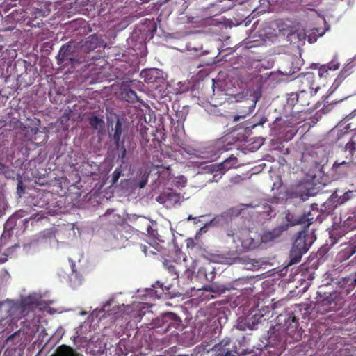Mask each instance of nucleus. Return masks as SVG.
<instances>
[{
  "instance_id": "obj_40",
  "label": "nucleus",
  "mask_w": 356,
  "mask_h": 356,
  "mask_svg": "<svg viewBox=\"0 0 356 356\" xmlns=\"http://www.w3.org/2000/svg\"><path fill=\"white\" fill-rule=\"evenodd\" d=\"M283 303H284V300H279L277 301V302H275V303H273L272 304V309H273V314H277V312L275 311L276 309L278 307H282L283 306Z\"/></svg>"
},
{
  "instance_id": "obj_4",
  "label": "nucleus",
  "mask_w": 356,
  "mask_h": 356,
  "mask_svg": "<svg viewBox=\"0 0 356 356\" xmlns=\"http://www.w3.org/2000/svg\"><path fill=\"white\" fill-rule=\"evenodd\" d=\"M40 297L35 294H29L26 296H22L17 300L7 299L6 301L0 302V307L6 305V313L8 317L12 321H17L25 316L31 315V318H33L32 314L34 309L40 305Z\"/></svg>"
},
{
  "instance_id": "obj_1",
  "label": "nucleus",
  "mask_w": 356,
  "mask_h": 356,
  "mask_svg": "<svg viewBox=\"0 0 356 356\" xmlns=\"http://www.w3.org/2000/svg\"><path fill=\"white\" fill-rule=\"evenodd\" d=\"M298 93L289 95L286 104L277 97L268 105V118L273 120L270 127L271 135L280 141H289L297 132L296 126L305 120L310 108H298Z\"/></svg>"
},
{
  "instance_id": "obj_57",
  "label": "nucleus",
  "mask_w": 356,
  "mask_h": 356,
  "mask_svg": "<svg viewBox=\"0 0 356 356\" xmlns=\"http://www.w3.org/2000/svg\"><path fill=\"white\" fill-rule=\"evenodd\" d=\"M274 25H276V23L275 22H271L270 24V26L273 27Z\"/></svg>"
},
{
  "instance_id": "obj_41",
  "label": "nucleus",
  "mask_w": 356,
  "mask_h": 356,
  "mask_svg": "<svg viewBox=\"0 0 356 356\" xmlns=\"http://www.w3.org/2000/svg\"><path fill=\"white\" fill-rule=\"evenodd\" d=\"M356 116V108L353 111L350 113H349L348 115H346L343 120H345L346 122L353 119V118H355Z\"/></svg>"
},
{
  "instance_id": "obj_28",
  "label": "nucleus",
  "mask_w": 356,
  "mask_h": 356,
  "mask_svg": "<svg viewBox=\"0 0 356 356\" xmlns=\"http://www.w3.org/2000/svg\"><path fill=\"white\" fill-rule=\"evenodd\" d=\"M306 252H305L304 250L297 249L295 247L292 246V248H291V250L290 251V254H289V258H290L289 264L292 265V264H298V262H300L302 255Z\"/></svg>"
},
{
  "instance_id": "obj_24",
  "label": "nucleus",
  "mask_w": 356,
  "mask_h": 356,
  "mask_svg": "<svg viewBox=\"0 0 356 356\" xmlns=\"http://www.w3.org/2000/svg\"><path fill=\"white\" fill-rule=\"evenodd\" d=\"M114 134L113 136V142L117 148L120 147V138L122 132V123L119 118H117L115 128L113 129Z\"/></svg>"
},
{
  "instance_id": "obj_25",
  "label": "nucleus",
  "mask_w": 356,
  "mask_h": 356,
  "mask_svg": "<svg viewBox=\"0 0 356 356\" xmlns=\"http://www.w3.org/2000/svg\"><path fill=\"white\" fill-rule=\"evenodd\" d=\"M339 284L341 286L346 287L350 293H351L356 286V273L355 276H349L347 277H342L339 280Z\"/></svg>"
},
{
  "instance_id": "obj_45",
  "label": "nucleus",
  "mask_w": 356,
  "mask_h": 356,
  "mask_svg": "<svg viewBox=\"0 0 356 356\" xmlns=\"http://www.w3.org/2000/svg\"><path fill=\"white\" fill-rule=\"evenodd\" d=\"M0 170L3 171V173L6 174L7 171H9V168L3 163L0 162Z\"/></svg>"
},
{
  "instance_id": "obj_32",
  "label": "nucleus",
  "mask_w": 356,
  "mask_h": 356,
  "mask_svg": "<svg viewBox=\"0 0 356 356\" xmlns=\"http://www.w3.org/2000/svg\"><path fill=\"white\" fill-rule=\"evenodd\" d=\"M149 175V174L147 172H144L143 174L141 173L137 183V185L140 188H143L146 186L148 181Z\"/></svg>"
},
{
  "instance_id": "obj_36",
  "label": "nucleus",
  "mask_w": 356,
  "mask_h": 356,
  "mask_svg": "<svg viewBox=\"0 0 356 356\" xmlns=\"http://www.w3.org/2000/svg\"><path fill=\"white\" fill-rule=\"evenodd\" d=\"M213 173V177L212 179H211V181H218V180L222 178V175L225 174V172L222 171V170H218V171H215Z\"/></svg>"
},
{
  "instance_id": "obj_19",
  "label": "nucleus",
  "mask_w": 356,
  "mask_h": 356,
  "mask_svg": "<svg viewBox=\"0 0 356 356\" xmlns=\"http://www.w3.org/2000/svg\"><path fill=\"white\" fill-rule=\"evenodd\" d=\"M101 38L96 34L89 35L86 38L82 47L87 51H92L100 47Z\"/></svg>"
},
{
  "instance_id": "obj_55",
  "label": "nucleus",
  "mask_w": 356,
  "mask_h": 356,
  "mask_svg": "<svg viewBox=\"0 0 356 356\" xmlns=\"http://www.w3.org/2000/svg\"><path fill=\"white\" fill-rule=\"evenodd\" d=\"M334 197H337V195L336 194V192L334 193L332 195V199L334 200Z\"/></svg>"
},
{
  "instance_id": "obj_29",
  "label": "nucleus",
  "mask_w": 356,
  "mask_h": 356,
  "mask_svg": "<svg viewBox=\"0 0 356 356\" xmlns=\"http://www.w3.org/2000/svg\"><path fill=\"white\" fill-rule=\"evenodd\" d=\"M288 225H282L273 229L271 231H268V242L275 241L279 238L284 231L286 230Z\"/></svg>"
},
{
  "instance_id": "obj_51",
  "label": "nucleus",
  "mask_w": 356,
  "mask_h": 356,
  "mask_svg": "<svg viewBox=\"0 0 356 356\" xmlns=\"http://www.w3.org/2000/svg\"><path fill=\"white\" fill-rule=\"evenodd\" d=\"M125 155H126V149L124 147V145H122V156H121L122 159H123L125 156Z\"/></svg>"
},
{
  "instance_id": "obj_7",
  "label": "nucleus",
  "mask_w": 356,
  "mask_h": 356,
  "mask_svg": "<svg viewBox=\"0 0 356 356\" xmlns=\"http://www.w3.org/2000/svg\"><path fill=\"white\" fill-rule=\"evenodd\" d=\"M356 165V132L352 135L345 145H341L337 152V159L332 168L337 170L341 167L348 168Z\"/></svg>"
},
{
  "instance_id": "obj_10",
  "label": "nucleus",
  "mask_w": 356,
  "mask_h": 356,
  "mask_svg": "<svg viewBox=\"0 0 356 356\" xmlns=\"http://www.w3.org/2000/svg\"><path fill=\"white\" fill-rule=\"evenodd\" d=\"M296 81L298 83L299 91L317 92L320 88L315 81V74L311 72L300 74Z\"/></svg>"
},
{
  "instance_id": "obj_54",
  "label": "nucleus",
  "mask_w": 356,
  "mask_h": 356,
  "mask_svg": "<svg viewBox=\"0 0 356 356\" xmlns=\"http://www.w3.org/2000/svg\"><path fill=\"white\" fill-rule=\"evenodd\" d=\"M143 251L144 252L145 254H147V252H146V246H143Z\"/></svg>"
},
{
  "instance_id": "obj_56",
  "label": "nucleus",
  "mask_w": 356,
  "mask_h": 356,
  "mask_svg": "<svg viewBox=\"0 0 356 356\" xmlns=\"http://www.w3.org/2000/svg\"><path fill=\"white\" fill-rule=\"evenodd\" d=\"M156 166L157 168H164V166H163V164H161V165L157 164V165H156Z\"/></svg>"
},
{
  "instance_id": "obj_42",
  "label": "nucleus",
  "mask_w": 356,
  "mask_h": 356,
  "mask_svg": "<svg viewBox=\"0 0 356 356\" xmlns=\"http://www.w3.org/2000/svg\"><path fill=\"white\" fill-rule=\"evenodd\" d=\"M52 235V232L49 230L44 231L40 233L41 238H50Z\"/></svg>"
},
{
  "instance_id": "obj_15",
  "label": "nucleus",
  "mask_w": 356,
  "mask_h": 356,
  "mask_svg": "<svg viewBox=\"0 0 356 356\" xmlns=\"http://www.w3.org/2000/svg\"><path fill=\"white\" fill-rule=\"evenodd\" d=\"M356 253V237L351 238L349 243L345 246L338 254L337 259L340 261L348 259Z\"/></svg>"
},
{
  "instance_id": "obj_60",
  "label": "nucleus",
  "mask_w": 356,
  "mask_h": 356,
  "mask_svg": "<svg viewBox=\"0 0 356 356\" xmlns=\"http://www.w3.org/2000/svg\"><path fill=\"white\" fill-rule=\"evenodd\" d=\"M149 228H150V225H147V230L148 231V229H149Z\"/></svg>"
},
{
  "instance_id": "obj_30",
  "label": "nucleus",
  "mask_w": 356,
  "mask_h": 356,
  "mask_svg": "<svg viewBox=\"0 0 356 356\" xmlns=\"http://www.w3.org/2000/svg\"><path fill=\"white\" fill-rule=\"evenodd\" d=\"M356 197V189L348 190L345 192L341 196L337 198V201H334L336 203V206L342 205L346 203L348 201L352 200Z\"/></svg>"
},
{
  "instance_id": "obj_43",
  "label": "nucleus",
  "mask_w": 356,
  "mask_h": 356,
  "mask_svg": "<svg viewBox=\"0 0 356 356\" xmlns=\"http://www.w3.org/2000/svg\"><path fill=\"white\" fill-rule=\"evenodd\" d=\"M234 353V352L218 353H215L214 356H236Z\"/></svg>"
},
{
  "instance_id": "obj_44",
  "label": "nucleus",
  "mask_w": 356,
  "mask_h": 356,
  "mask_svg": "<svg viewBox=\"0 0 356 356\" xmlns=\"http://www.w3.org/2000/svg\"><path fill=\"white\" fill-rule=\"evenodd\" d=\"M8 260V254L0 252V264H3Z\"/></svg>"
},
{
  "instance_id": "obj_33",
  "label": "nucleus",
  "mask_w": 356,
  "mask_h": 356,
  "mask_svg": "<svg viewBox=\"0 0 356 356\" xmlns=\"http://www.w3.org/2000/svg\"><path fill=\"white\" fill-rule=\"evenodd\" d=\"M207 290L211 293L222 294L226 291V288L223 286L211 285Z\"/></svg>"
},
{
  "instance_id": "obj_52",
  "label": "nucleus",
  "mask_w": 356,
  "mask_h": 356,
  "mask_svg": "<svg viewBox=\"0 0 356 356\" xmlns=\"http://www.w3.org/2000/svg\"><path fill=\"white\" fill-rule=\"evenodd\" d=\"M316 38H314V40L312 38L311 35H309L308 36V41L309 43H312L314 42V41H316Z\"/></svg>"
},
{
  "instance_id": "obj_39",
  "label": "nucleus",
  "mask_w": 356,
  "mask_h": 356,
  "mask_svg": "<svg viewBox=\"0 0 356 356\" xmlns=\"http://www.w3.org/2000/svg\"><path fill=\"white\" fill-rule=\"evenodd\" d=\"M282 182L280 176L277 177V181L274 182L273 186L271 188V191H273L275 190H279L282 186Z\"/></svg>"
},
{
  "instance_id": "obj_49",
  "label": "nucleus",
  "mask_w": 356,
  "mask_h": 356,
  "mask_svg": "<svg viewBox=\"0 0 356 356\" xmlns=\"http://www.w3.org/2000/svg\"><path fill=\"white\" fill-rule=\"evenodd\" d=\"M3 47H4L3 40L2 36L0 35V54L1 53Z\"/></svg>"
},
{
  "instance_id": "obj_48",
  "label": "nucleus",
  "mask_w": 356,
  "mask_h": 356,
  "mask_svg": "<svg viewBox=\"0 0 356 356\" xmlns=\"http://www.w3.org/2000/svg\"><path fill=\"white\" fill-rule=\"evenodd\" d=\"M246 116V114H244V115H234V122H237L238 120H239L241 118H243Z\"/></svg>"
},
{
  "instance_id": "obj_16",
  "label": "nucleus",
  "mask_w": 356,
  "mask_h": 356,
  "mask_svg": "<svg viewBox=\"0 0 356 356\" xmlns=\"http://www.w3.org/2000/svg\"><path fill=\"white\" fill-rule=\"evenodd\" d=\"M316 92H305V91H299L298 92V106H300L299 109H304L307 110V108H310L308 114L311 113L312 111H313L312 107H309V106L311 104L312 97L316 94Z\"/></svg>"
},
{
  "instance_id": "obj_61",
  "label": "nucleus",
  "mask_w": 356,
  "mask_h": 356,
  "mask_svg": "<svg viewBox=\"0 0 356 356\" xmlns=\"http://www.w3.org/2000/svg\"><path fill=\"white\" fill-rule=\"evenodd\" d=\"M257 23H258V22H254L253 26H255L256 24H257Z\"/></svg>"
},
{
  "instance_id": "obj_5",
  "label": "nucleus",
  "mask_w": 356,
  "mask_h": 356,
  "mask_svg": "<svg viewBox=\"0 0 356 356\" xmlns=\"http://www.w3.org/2000/svg\"><path fill=\"white\" fill-rule=\"evenodd\" d=\"M197 262L193 260L188 265L186 259L181 262L165 261L163 264L168 273L175 276L173 280H177L178 282H181L184 285L192 282L194 273L197 270Z\"/></svg>"
},
{
  "instance_id": "obj_6",
  "label": "nucleus",
  "mask_w": 356,
  "mask_h": 356,
  "mask_svg": "<svg viewBox=\"0 0 356 356\" xmlns=\"http://www.w3.org/2000/svg\"><path fill=\"white\" fill-rule=\"evenodd\" d=\"M227 236L232 237L234 243L233 249L236 254H241L247 250L257 248L260 242L266 243V236H261L260 240H255L250 236L248 229H241L236 233L230 229L227 231Z\"/></svg>"
},
{
  "instance_id": "obj_59",
  "label": "nucleus",
  "mask_w": 356,
  "mask_h": 356,
  "mask_svg": "<svg viewBox=\"0 0 356 356\" xmlns=\"http://www.w3.org/2000/svg\"><path fill=\"white\" fill-rule=\"evenodd\" d=\"M250 113H252V110L250 109V107L249 108V111L247 113V114H250Z\"/></svg>"
},
{
  "instance_id": "obj_17",
  "label": "nucleus",
  "mask_w": 356,
  "mask_h": 356,
  "mask_svg": "<svg viewBox=\"0 0 356 356\" xmlns=\"http://www.w3.org/2000/svg\"><path fill=\"white\" fill-rule=\"evenodd\" d=\"M288 79L289 74L287 73H283L280 70L271 72L268 74V87L275 88L280 83L287 81Z\"/></svg>"
},
{
  "instance_id": "obj_46",
  "label": "nucleus",
  "mask_w": 356,
  "mask_h": 356,
  "mask_svg": "<svg viewBox=\"0 0 356 356\" xmlns=\"http://www.w3.org/2000/svg\"><path fill=\"white\" fill-rule=\"evenodd\" d=\"M355 220L356 221V216L353 215V216H349L348 218L346 220V225L348 226L350 225L351 221Z\"/></svg>"
},
{
  "instance_id": "obj_11",
  "label": "nucleus",
  "mask_w": 356,
  "mask_h": 356,
  "mask_svg": "<svg viewBox=\"0 0 356 356\" xmlns=\"http://www.w3.org/2000/svg\"><path fill=\"white\" fill-rule=\"evenodd\" d=\"M56 58L58 64L63 66L75 67L76 64L80 63V61L74 57L71 51V46L69 44L63 45L60 49Z\"/></svg>"
},
{
  "instance_id": "obj_31",
  "label": "nucleus",
  "mask_w": 356,
  "mask_h": 356,
  "mask_svg": "<svg viewBox=\"0 0 356 356\" xmlns=\"http://www.w3.org/2000/svg\"><path fill=\"white\" fill-rule=\"evenodd\" d=\"M122 97L128 102L135 103L138 102L136 92L131 89L124 88L122 92Z\"/></svg>"
},
{
  "instance_id": "obj_13",
  "label": "nucleus",
  "mask_w": 356,
  "mask_h": 356,
  "mask_svg": "<svg viewBox=\"0 0 356 356\" xmlns=\"http://www.w3.org/2000/svg\"><path fill=\"white\" fill-rule=\"evenodd\" d=\"M237 165V159L230 156L225 159L223 162L219 163H213L207 167L208 172H214L218 170H222L225 173L232 168H234Z\"/></svg>"
},
{
  "instance_id": "obj_21",
  "label": "nucleus",
  "mask_w": 356,
  "mask_h": 356,
  "mask_svg": "<svg viewBox=\"0 0 356 356\" xmlns=\"http://www.w3.org/2000/svg\"><path fill=\"white\" fill-rule=\"evenodd\" d=\"M171 285H169L168 286H165L166 292L164 291L163 286V284H160L159 282L155 285H153V289H149V294L152 296L155 297L156 298H161L163 297V293H168V291L170 290V286Z\"/></svg>"
},
{
  "instance_id": "obj_22",
  "label": "nucleus",
  "mask_w": 356,
  "mask_h": 356,
  "mask_svg": "<svg viewBox=\"0 0 356 356\" xmlns=\"http://www.w3.org/2000/svg\"><path fill=\"white\" fill-rule=\"evenodd\" d=\"M90 127L95 130L101 131L104 128V117L99 115H92L88 118Z\"/></svg>"
},
{
  "instance_id": "obj_35",
  "label": "nucleus",
  "mask_w": 356,
  "mask_h": 356,
  "mask_svg": "<svg viewBox=\"0 0 356 356\" xmlns=\"http://www.w3.org/2000/svg\"><path fill=\"white\" fill-rule=\"evenodd\" d=\"M163 319L164 321H168V320H171L175 322H176L177 321H180L179 318L175 314H174L172 312H168V313L165 314L163 316Z\"/></svg>"
},
{
  "instance_id": "obj_38",
  "label": "nucleus",
  "mask_w": 356,
  "mask_h": 356,
  "mask_svg": "<svg viewBox=\"0 0 356 356\" xmlns=\"http://www.w3.org/2000/svg\"><path fill=\"white\" fill-rule=\"evenodd\" d=\"M296 36L299 41H304L306 39L307 34L305 30H299L296 33Z\"/></svg>"
},
{
  "instance_id": "obj_62",
  "label": "nucleus",
  "mask_w": 356,
  "mask_h": 356,
  "mask_svg": "<svg viewBox=\"0 0 356 356\" xmlns=\"http://www.w3.org/2000/svg\"><path fill=\"white\" fill-rule=\"evenodd\" d=\"M356 227V222H355V225H353V228H355Z\"/></svg>"
},
{
  "instance_id": "obj_14",
  "label": "nucleus",
  "mask_w": 356,
  "mask_h": 356,
  "mask_svg": "<svg viewBox=\"0 0 356 356\" xmlns=\"http://www.w3.org/2000/svg\"><path fill=\"white\" fill-rule=\"evenodd\" d=\"M181 195L175 191L170 190L160 194L156 200L160 203H168L175 205L180 202Z\"/></svg>"
},
{
  "instance_id": "obj_37",
  "label": "nucleus",
  "mask_w": 356,
  "mask_h": 356,
  "mask_svg": "<svg viewBox=\"0 0 356 356\" xmlns=\"http://www.w3.org/2000/svg\"><path fill=\"white\" fill-rule=\"evenodd\" d=\"M17 193L21 196L22 194L24 193L25 192V187L24 186V184L22 182V180L20 179H18L17 181Z\"/></svg>"
},
{
  "instance_id": "obj_18",
  "label": "nucleus",
  "mask_w": 356,
  "mask_h": 356,
  "mask_svg": "<svg viewBox=\"0 0 356 356\" xmlns=\"http://www.w3.org/2000/svg\"><path fill=\"white\" fill-rule=\"evenodd\" d=\"M340 67V63L337 59H333L327 64L321 65L318 67V76L326 79L329 74L328 71H335Z\"/></svg>"
},
{
  "instance_id": "obj_8",
  "label": "nucleus",
  "mask_w": 356,
  "mask_h": 356,
  "mask_svg": "<svg viewBox=\"0 0 356 356\" xmlns=\"http://www.w3.org/2000/svg\"><path fill=\"white\" fill-rule=\"evenodd\" d=\"M320 216V212L317 207V204H312L311 209L305 212L301 216L298 218H293V216L290 213H287L286 218L290 222L291 225H302L306 229L312 225L314 220L317 219Z\"/></svg>"
},
{
  "instance_id": "obj_34",
  "label": "nucleus",
  "mask_w": 356,
  "mask_h": 356,
  "mask_svg": "<svg viewBox=\"0 0 356 356\" xmlns=\"http://www.w3.org/2000/svg\"><path fill=\"white\" fill-rule=\"evenodd\" d=\"M122 166L117 167L113 174L111 175V183L112 184H115L118 181L119 178L122 175Z\"/></svg>"
},
{
  "instance_id": "obj_9",
  "label": "nucleus",
  "mask_w": 356,
  "mask_h": 356,
  "mask_svg": "<svg viewBox=\"0 0 356 356\" xmlns=\"http://www.w3.org/2000/svg\"><path fill=\"white\" fill-rule=\"evenodd\" d=\"M124 226L122 224L109 225L104 231V239L113 246H118L120 242L127 238L123 235Z\"/></svg>"
},
{
  "instance_id": "obj_63",
  "label": "nucleus",
  "mask_w": 356,
  "mask_h": 356,
  "mask_svg": "<svg viewBox=\"0 0 356 356\" xmlns=\"http://www.w3.org/2000/svg\"><path fill=\"white\" fill-rule=\"evenodd\" d=\"M270 351L268 352V356H270Z\"/></svg>"
},
{
  "instance_id": "obj_2",
  "label": "nucleus",
  "mask_w": 356,
  "mask_h": 356,
  "mask_svg": "<svg viewBox=\"0 0 356 356\" xmlns=\"http://www.w3.org/2000/svg\"><path fill=\"white\" fill-rule=\"evenodd\" d=\"M302 330L299 327L298 318L292 312L279 314L275 326L268 330V347L277 346L298 341L302 338Z\"/></svg>"
},
{
  "instance_id": "obj_50",
  "label": "nucleus",
  "mask_w": 356,
  "mask_h": 356,
  "mask_svg": "<svg viewBox=\"0 0 356 356\" xmlns=\"http://www.w3.org/2000/svg\"><path fill=\"white\" fill-rule=\"evenodd\" d=\"M255 316V318H253L252 321H254L255 322V325H257L259 323V321H261V320H259L261 318H262V316H260L259 318H257L256 315H254L253 317Z\"/></svg>"
},
{
  "instance_id": "obj_53",
  "label": "nucleus",
  "mask_w": 356,
  "mask_h": 356,
  "mask_svg": "<svg viewBox=\"0 0 356 356\" xmlns=\"http://www.w3.org/2000/svg\"><path fill=\"white\" fill-rule=\"evenodd\" d=\"M259 36L263 37L264 38H263L264 40H266V38L267 37V34L266 33H260Z\"/></svg>"
},
{
  "instance_id": "obj_20",
  "label": "nucleus",
  "mask_w": 356,
  "mask_h": 356,
  "mask_svg": "<svg viewBox=\"0 0 356 356\" xmlns=\"http://www.w3.org/2000/svg\"><path fill=\"white\" fill-rule=\"evenodd\" d=\"M231 339L228 337L223 339L218 343L216 344L212 350L216 353H227V352H234L233 349L230 348Z\"/></svg>"
},
{
  "instance_id": "obj_3",
  "label": "nucleus",
  "mask_w": 356,
  "mask_h": 356,
  "mask_svg": "<svg viewBox=\"0 0 356 356\" xmlns=\"http://www.w3.org/2000/svg\"><path fill=\"white\" fill-rule=\"evenodd\" d=\"M339 289L330 290L328 286H320L317 291L316 307L318 312L325 314L331 311H338L343 307L345 298L350 293L347 288L338 284Z\"/></svg>"
},
{
  "instance_id": "obj_26",
  "label": "nucleus",
  "mask_w": 356,
  "mask_h": 356,
  "mask_svg": "<svg viewBox=\"0 0 356 356\" xmlns=\"http://www.w3.org/2000/svg\"><path fill=\"white\" fill-rule=\"evenodd\" d=\"M253 318H255L254 317H247L245 318H239V321L238 322L237 327L240 330H245L246 328H248L250 330H253L255 328V322L252 321Z\"/></svg>"
},
{
  "instance_id": "obj_47",
  "label": "nucleus",
  "mask_w": 356,
  "mask_h": 356,
  "mask_svg": "<svg viewBox=\"0 0 356 356\" xmlns=\"http://www.w3.org/2000/svg\"><path fill=\"white\" fill-rule=\"evenodd\" d=\"M346 72H347V70H342L341 71L340 74H339L337 79L336 81H337L338 79H341L344 78L346 76Z\"/></svg>"
},
{
  "instance_id": "obj_23",
  "label": "nucleus",
  "mask_w": 356,
  "mask_h": 356,
  "mask_svg": "<svg viewBox=\"0 0 356 356\" xmlns=\"http://www.w3.org/2000/svg\"><path fill=\"white\" fill-rule=\"evenodd\" d=\"M241 213V209L235 207L230 208L227 209L226 211L222 213L220 216H216L213 221L217 220L220 221L222 220H226L227 218H232L234 216H238Z\"/></svg>"
},
{
  "instance_id": "obj_27",
  "label": "nucleus",
  "mask_w": 356,
  "mask_h": 356,
  "mask_svg": "<svg viewBox=\"0 0 356 356\" xmlns=\"http://www.w3.org/2000/svg\"><path fill=\"white\" fill-rule=\"evenodd\" d=\"M51 356H79V355L72 348L62 345L58 348L56 353Z\"/></svg>"
},
{
  "instance_id": "obj_12",
  "label": "nucleus",
  "mask_w": 356,
  "mask_h": 356,
  "mask_svg": "<svg viewBox=\"0 0 356 356\" xmlns=\"http://www.w3.org/2000/svg\"><path fill=\"white\" fill-rule=\"evenodd\" d=\"M313 241L314 236L312 234H309L307 229H304L298 232L293 241V247L307 252Z\"/></svg>"
},
{
  "instance_id": "obj_58",
  "label": "nucleus",
  "mask_w": 356,
  "mask_h": 356,
  "mask_svg": "<svg viewBox=\"0 0 356 356\" xmlns=\"http://www.w3.org/2000/svg\"><path fill=\"white\" fill-rule=\"evenodd\" d=\"M188 220L195 219V218H193L191 216H189L188 217Z\"/></svg>"
}]
</instances>
